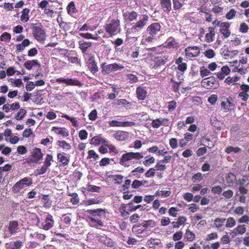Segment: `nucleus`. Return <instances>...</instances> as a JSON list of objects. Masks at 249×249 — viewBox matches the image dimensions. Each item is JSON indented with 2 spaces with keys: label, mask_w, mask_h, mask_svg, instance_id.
Returning a JSON list of instances; mask_svg holds the SVG:
<instances>
[{
  "label": "nucleus",
  "mask_w": 249,
  "mask_h": 249,
  "mask_svg": "<svg viewBox=\"0 0 249 249\" xmlns=\"http://www.w3.org/2000/svg\"><path fill=\"white\" fill-rule=\"evenodd\" d=\"M30 10L29 8H24L21 11V15L20 17V20L25 22L29 21L30 18Z\"/></svg>",
  "instance_id": "412c9836"
},
{
  "label": "nucleus",
  "mask_w": 249,
  "mask_h": 249,
  "mask_svg": "<svg viewBox=\"0 0 249 249\" xmlns=\"http://www.w3.org/2000/svg\"><path fill=\"white\" fill-rule=\"evenodd\" d=\"M209 33L206 34L205 41L207 42L210 43L214 40V36L215 35V28L213 27L208 28Z\"/></svg>",
  "instance_id": "6ab92c4d"
},
{
  "label": "nucleus",
  "mask_w": 249,
  "mask_h": 249,
  "mask_svg": "<svg viewBox=\"0 0 249 249\" xmlns=\"http://www.w3.org/2000/svg\"><path fill=\"white\" fill-rule=\"evenodd\" d=\"M244 213V209L241 206L237 207L234 210V213L238 215H241L243 214Z\"/></svg>",
  "instance_id": "603ef678"
},
{
  "label": "nucleus",
  "mask_w": 249,
  "mask_h": 249,
  "mask_svg": "<svg viewBox=\"0 0 249 249\" xmlns=\"http://www.w3.org/2000/svg\"><path fill=\"white\" fill-rule=\"evenodd\" d=\"M201 75L202 77L208 76L210 74V71L204 67H202L200 69Z\"/></svg>",
  "instance_id": "0e129e2a"
},
{
  "label": "nucleus",
  "mask_w": 249,
  "mask_h": 249,
  "mask_svg": "<svg viewBox=\"0 0 249 249\" xmlns=\"http://www.w3.org/2000/svg\"><path fill=\"white\" fill-rule=\"evenodd\" d=\"M161 26L160 22H154L147 26L146 32L149 35L145 36L142 40V44L149 43L152 42L156 39L157 36L161 30Z\"/></svg>",
  "instance_id": "f257e3e1"
},
{
  "label": "nucleus",
  "mask_w": 249,
  "mask_h": 249,
  "mask_svg": "<svg viewBox=\"0 0 249 249\" xmlns=\"http://www.w3.org/2000/svg\"><path fill=\"white\" fill-rule=\"evenodd\" d=\"M43 154L40 148H36L34 149L32 154V158L29 160L28 162L38 163L43 159Z\"/></svg>",
  "instance_id": "1a4fd4ad"
},
{
  "label": "nucleus",
  "mask_w": 249,
  "mask_h": 249,
  "mask_svg": "<svg viewBox=\"0 0 249 249\" xmlns=\"http://www.w3.org/2000/svg\"><path fill=\"white\" fill-rule=\"evenodd\" d=\"M88 218L89 224L91 227H97V226H103V223L100 220L98 219H96L91 216L88 217Z\"/></svg>",
  "instance_id": "b1692460"
},
{
  "label": "nucleus",
  "mask_w": 249,
  "mask_h": 249,
  "mask_svg": "<svg viewBox=\"0 0 249 249\" xmlns=\"http://www.w3.org/2000/svg\"><path fill=\"white\" fill-rule=\"evenodd\" d=\"M79 36H80L81 37H82L86 38V39H92L95 40H98L100 39V36H95L94 35H93L89 33H79Z\"/></svg>",
  "instance_id": "2f4dec72"
},
{
  "label": "nucleus",
  "mask_w": 249,
  "mask_h": 249,
  "mask_svg": "<svg viewBox=\"0 0 249 249\" xmlns=\"http://www.w3.org/2000/svg\"><path fill=\"white\" fill-rule=\"evenodd\" d=\"M23 30V27L20 25H18L15 27H14L13 29V32L15 34H20L22 32Z\"/></svg>",
  "instance_id": "338daca9"
},
{
  "label": "nucleus",
  "mask_w": 249,
  "mask_h": 249,
  "mask_svg": "<svg viewBox=\"0 0 249 249\" xmlns=\"http://www.w3.org/2000/svg\"><path fill=\"white\" fill-rule=\"evenodd\" d=\"M87 136L88 133L86 130H82L80 131L79 133V137H80L81 140H85L87 139Z\"/></svg>",
  "instance_id": "69168bd1"
},
{
  "label": "nucleus",
  "mask_w": 249,
  "mask_h": 249,
  "mask_svg": "<svg viewBox=\"0 0 249 249\" xmlns=\"http://www.w3.org/2000/svg\"><path fill=\"white\" fill-rule=\"evenodd\" d=\"M32 183V180L30 178H24L17 182L13 186L15 192H19L25 186H29Z\"/></svg>",
  "instance_id": "6e6552de"
},
{
  "label": "nucleus",
  "mask_w": 249,
  "mask_h": 249,
  "mask_svg": "<svg viewBox=\"0 0 249 249\" xmlns=\"http://www.w3.org/2000/svg\"><path fill=\"white\" fill-rule=\"evenodd\" d=\"M84 56L86 60L88 61V62H95L94 59V55L92 53H88L85 55Z\"/></svg>",
  "instance_id": "49530a36"
},
{
  "label": "nucleus",
  "mask_w": 249,
  "mask_h": 249,
  "mask_svg": "<svg viewBox=\"0 0 249 249\" xmlns=\"http://www.w3.org/2000/svg\"><path fill=\"white\" fill-rule=\"evenodd\" d=\"M54 224L53 216L48 214L45 219V221L41 223V228L45 230H49L52 228Z\"/></svg>",
  "instance_id": "f8f14e48"
},
{
  "label": "nucleus",
  "mask_w": 249,
  "mask_h": 249,
  "mask_svg": "<svg viewBox=\"0 0 249 249\" xmlns=\"http://www.w3.org/2000/svg\"><path fill=\"white\" fill-rule=\"evenodd\" d=\"M241 151V149L239 147H234L232 146H228L225 149V152L228 154L231 152L238 153Z\"/></svg>",
  "instance_id": "ea45409f"
},
{
  "label": "nucleus",
  "mask_w": 249,
  "mask_h": 249,
  "mask_svg": "<svg viewBox=\"0 0 249 249\" xmlns=\"http://www.w3.org/2000/svg\"><path fill=\"white\" fill-rule=\"evenodd\" d=\"M44 14L48 17L51 18H53L55 17L57 14V12L51 9L50 6L47 7L45 9H44Z\"/></svg>",
  "instance_id": "7c9ffc66"
},
{
  "label": "nucleus",
  "mask_w": 249,
  "mask_h": 249,
  "mask_svg": "<svg viewBox=\"0 0 249 249\" xmlns=\"http://www.w3.org/2000/svg\"><path fill=\"white\" fill-rule=\"evenodd\" d=\"M247 229L245 225H238L231 232L232 237H235L238 234H243L246 232Z\"/></svg>",
  "instance_id": "f3484780"
},
{
  "label": "nucleus",
  "mask_w": 249,
  "mask_h": 249,
  "mask_svg": "<svg viewBox=\"0 0 249 249\" xmlns=\"http://www.w3.org/2000/svg\"><path fill=\"white\" fill-rule=\"evenodd\" d=\"M222 188L220 186H215L212 188V191L213 193L220 194L222 192Z\"/></svg>",
  "instance_id": "052dcab7"
},
{
  "label": "nucleus",
  "mask_w": 249,
  "mask_h": 249,
  "mask_svg": "<svg viewBox=\"0 0 249 249\" xmlns=\"http://www.w3.org/2000/svg\"><path fill=\"white\" fill-rule=\"evenodd\" d=\"M186 57L191 59L198 56L200 53V49L196 46H188L185 49Z\"/></svg>",
  "instance_id": "423d86ee"
},
{
  "label": "nucleus",
  "mask_w": 249,
  "mask_h": 249,
  "mask_svg": "<svg viewBox=\"0 0 249 249\" xmlns=\"http://www.w3.org/2000/svg\"><path fill=\"white\" fill-rule=\"evenodd\" d=\"M225 227L227 228H233L236 224L235 220L233 217H230L226 219Z\"/></svg>",
  "instance_id": "473e14b6"
},
{
  "label": "nucleus",
  "mask_w": 249,
  "mask_h": 249,
  "mask_svg": "<svg viewBox=\"0 0 249 249\" xmlns=\"http://www.w3.org/2000/svg\"><path fill=\"white\" fill-rule=\"evenodd\" d=\"M19 229L18 223L17 221H10L9 224L4 227L3 237L6 238L11 236L17 233Z\"/></svg>",
  "instance_id": "39448f33"
},
{
  "label": "nucleus",
  "mask_w": 249,
  "mask_h": 249,
  "mask_svg": "<svg viewBox=\"0 0 249 249\" xmlns=\"http://www.w3.org/2000/svg\"><path fill=\"white\" fill-rule=\"evenodd\" d=\"M166 43V46L169 49L177 48L179 46L178 43L177 42L175 39L173 37H169Z\"/></svg>",
  "instance_id": "aec40b11"
},
{
  "label": "nucleus",
  "mask_w": 249,
  "mask_h": 249,
  "mask_svg": "<svg viewBox=\"0 0 249 249\" xmlns=\"http://www.w3.org/2000/svg\"><path fill=\"white\" fill-rule=\"evenodd\" d=\"M143 226L146 228L154 227L155 226V222L153 220H148L143 223Z\"/></svg>",
  "instance_id": "4d7b16f0"
},
{
  "label": "nucleus",
  "mask_w": 249,
  "mask_h": 249,
  "mask_svg": "<svg viewBox=\"0 0 249 249\" xmlns=\"http://www.w3.org/2000/svg\"><path fill=\"white\" fill-rule=\"evenodd\" d=\"M203 178L202 175L201 173H197L193 176L192 180L194 182L196 180L200 181Z\"/></svg>",
  "instance_id": "bf43d9fd"
},
{
  "label": "nucleus",
  "mask_w": 249,
  "mask_h": 249,
  "mask_svg": "<svg viewBox=\"0 0 249 249\" xmlns=\"http://www.w3.org/2000/svg\"><path fill=\"white\" fill-rule=\"evenodd\" d=\"M132 156L133 152H128L123 154L120 159V163L122 165H124V163L126 161L133 159Z\"/></svg>",
  "instance_id": "a878e982"
},
{
  "label": "nucleus",
  "mask_w": 249,
  "mask_h": 249,
  "mask_svg": "<svg viewBox=\"0 0 249 249\" xmlns=\"http://www.w3.org/2000/svg\"><path fill=\"white\" fill-rule=\"evenodd\" d=\"M248 178H249V175H244L241 179H239L237 182V184L240 186H242L244 184L249 180Z\"/></svg>",
  "instance_id": "6e6d98bb"
},
{
  "label": "nucleus",
  "mask_w": 249,
  "mask_h": 249,
  "mask_svg": "<svg viewBox=\"0 0 249 249\" xmlns=\"http://www.w3.org/2000/svg\"><path fill=\"white\" fill-rule=\"evenodd\" d=\"M33 133L32 130L30 128L25 129L23 132V136L25 138L29 137Z\"/></svg>",
  "instance_id": "774afa93"
},
{
  "label": "nucleus",
  "mask_w": 249,
  "mask_h": 249,
  "mask_svg": "<svg viewBox=\"0 0 249 249\" xmlns=\"http://www.w3.org/2000/svg\"><path fill=\"white\" fill-rule=\"evenodd\" d=\"M183 233L181 231H177L174 234L173 236V239L174 241H178L181 239L182 237Z\"/></svg>",
  "instance_id": "864d4df0"
},
{
  "label": "nucleus",
  "mask_w": 249,
  "mask_h": 249,
  "mask_svg": "<svg viewBox=\"0 0 249 249\" xmlns=\"http://www.w3.org/2000/svg\"><path fill=\"white\" fill-rule=\"evenodd\" d=\"M233 192L231 190H228L222 193V196L227 199H230L233 196Z\"/></svg>",
  "instance_id": "de8ad7c7"
},
{
  "label": "nucleus",
  "mask_w": 249,
  "mask_h": 249,
  "mask_svg": "<svg viewBox=\"0 0 249 249\" xmlns=\"http://www.w3.org/2000/svg\"><path fill=\"white\" fill-rule=\"evenodd\" d=\"M136 93L138 99L142 100L145 98L147 92L143 87H139L137 89Z\"/></svg>",
  "instance_id": "393cba45"
},
{
  "label": "nucleus",
  "mask_w": 249,
  "mask_h": 249,
  "mask_svg": "<svg viewBox=\"0 0 249 249\" xmlns=\"http://www.w3.org/2000/svg\"><path fill=\"white\" fill-rule=\"evenodd\" d=\"M152 126L155 128H158L161 125V120L160 119H157L155 120H153L152 124Z\"/></svg>",
  "instance_id": "09e8293b"
},
{
  "label": "nucleus",
  "mask_w": 249,
  "mask_h": 249,
  "mask_svg": "<svg viewBox=\"0 0 249 249\" xmlns=\"http://www.w3.org/2000/svg\"><path fill=\"white\" fill-rule=\"evenodd\" d=\"M226 220V219L225 218L217 217L213 220L214 226L219 229L223 226Z\"/></svg>",
  "instance_id": "c756f323"
},
{
  "label": "nucleus",
  "mask_w": 249,
  "mask_h": 249,
  "mask_svg": "<svg viewBox=\"0 0 249 249\" xmlns=\"http://www.w3.org/2000/svg\"><path fill=\"white\" fill-rule=\"evenodd\" d=\"M65 153H58L57 157L63 166L67 165L70 162V156H66Z\"/></svg>",
  "instance_id": "4be33fe9"
},
{
  "label": "nucleus",
  "mask_w": 249,
  "mask_h": 249,
  "mask_svg": "<svg viewBox=\"0 0 249 249\" xmlns=\"http://www.w3.org/2000/svg\"><path fill=\"white\" fill-rule=\"evenodd\" d=\"M58 145L60 147H62L63 148H64L65 149L69 150L71 147L70 144L67 143L65 141H58Z\"/></svg>",
  "instance_id": "79ce46f5"
},
{
  "label": "nucleus",
  "mask_w": 249,
  "mask_h": 249,
  "mask_svg": "<svg viewBox=\"0 0 249 249\" xmlns=\"http://www.w3.org/2000/svg\"><path fill=\"white\" fill-rule=\"evenodd\" d=\"M103 140L102 138L97 136L93 137L91 142V143L93 145H98L101 143H104L105 142H103Z\"/></svg>",
  "instance_id": "37998d69"
},
{
  "label": "nucleus",
  "mask_w": 249,
  "mask_h": 249,
  "mask_svg": "<svg viewBox=\"0 0 249 249\" xmlns=\"http://www.w3.org/2000/svg\"><path fill=\"white\" fill-rule=\"evenodd\" d=\"M236 180L235 175L232 173H229L227 177V182L229 183H233Z\"/></svg>",
  "instance_id": "a19ab883"
},
{
  "label": "nucleus",
  "mask_w": 249,
  "mask_h": 249,
  "mask_svg": "<svg viewBox=\"0 0 249 249\" xmlns=\"http://www.w3.org/2000/svg\"><path fill=\"white\" fill-rule=\"evenodd\" d=\"M169 143H170V145L171 146V147L172 148L175 149L177 147L178 142H177V140H176V139L171 138L170 140Z\"/></svg>",
  "instance_id": "e2e57ef3"
},
{
  "label": "nucleus",
  "mask_w": 249,
  "mask_h": 249,
  "mask_svg": "<svg viewBox=\"0 0 249 249\" xmlns=\"http://www.w3.org/2000/svg\"><path fill=\"white\" fill-rule=\"evenodd\" d=\"M11 36L10 34L4 32L1 35L0 39L1 41H9L11 39Z\"/></svg>",
  "instance_id": "a18cd8bd"
},
{
  "label": "nucleus",
  "mask_w": 249,
  "mask_h": 249,
  "mask_svg": "<svg viewBox=\"0 0 249 249\" xmlns=\"http://www.w3.org/2000/svg\"><path fill=\"white\" fill-rule=\"evenodd\" d=\"M79 48L82 51L83 55L89 53L91 48L92 43L90 41H86L84 40H81L78 41Z\"/></svg>",
  "instance_id": "9d476101"
},
{
  "label": "nucleus",
  "mask_w": 249,
  "mask_h": 249,
  "mask_svg": "<svg viewBox=\"0 0 249 249\" xmlns=\"http://www.w3.org/2000/svg\"><path fill=\"white\" fill-rule=\"evenodd\" d=\"M120 26V21L119 19H112L110 22L106 23L104 27L106 33L110 37L115 36L119 32L118 30Z\"/></svg>",
  "instance_id": "20e7f679"
},
{
  "label": "nucleus",
  "mask_w": 249,
  "mask_h": 249,
  "mask_svg": "<svg viewBox=\"0 0 249 249\" xmlns=\"http://www.w3.org/2000/svg\"><path fill=\"white\" fill-rule=\"evenodd\" d=\"M111 126L118 127H127L135 125V123L133 122H119L117 121H112L109 122Z\"/></svg>",
  "instance_id": "2eb2a0df"
},
{
  "label": "nucleus",
  "mask_w": 249,
  "mask_h": 249,
  "mask_svg": "<svg viewBox=\"0 0 249 249\" xmlns=\"http://www.w3.org/2000/svg\"><path fill=\"white\" fill-rule=\"evenodd\" d=\"M205 56L209 58H212L215 55L214 52L212 49H209L204 53Z\"/></svg>",
  "instance_id": "3c124183"
},
{
  "label": "nucleus",
  "mask_w": 249,
  "mask_h": 249,
  "mask_svg": "<svg viewBox=\"0 0 249 249\" xmlns=\"http://www.w3.org/2000/svg\"><path fill=\"white\" fill-rule=\"evenodd\" d=\"M249 28L248 25L245 22H242L239 26V32L245 34L248 32Z\"/></svg>",
  "instance_id": "f704fd0d"
},
{
  "label": "nucleus",
  "mask_w": 249,
  "mask_h": 249,
  "mask_svg": "<svg viewBox=\"0 0 249 249\" xmlns=\"http://www.w3.org/2000/svg\"><path fill=\"white\" fill-rule=\"evenodd\" d=\"M231 23L229 22H222L219 27V32L225 37H229L231 34L230 30Z\"/></svg>",
  "instance_id": "9b49d317"
},
{
  "label": "nucleus",
  "mask_w": 249,
  "mask_h": 249,
  "mask_svg": "<svg viewBox=\"0 0 249 249\" xmlns=\"http://www.w3.org/2000/svg\"><path fill=\"white\" fill-rule=\"evenodd\" d=\"M50 0H43L40 2H38L37 4L38 8L43 10L45 9L47 7Z\"/></svg>",
  "instance_id": "c03bdc74"
},
{
  "label": "nucleus",
  "mask_w": 249,
  "mask_h": 249,
  "mask_svg": "<svg viewBox=\"0 0 249 249\" xmlns=\"http://www.w3.org/2000/svg\"><path fill=\"white\" fill-rule=\"evenodd\" d=\"M27 111L24 109H20L17 115L16 116L17 120H21L22 119L24 115L26 114Z\"/></svg>",
  "instance_id": "8fccbe9b"
},
{
  "label": "nucleus",
  "mask_w": 249,
  "mask_h": 249,
  "mask_svg": "<svg viewBox=\"0 0 249 249\" xmlns=\"http://www.w3.org/2000/svg\"><path fill=\"white\" fill-rule=\"evenodd\" d=\"M185 237L188 241H192L195 238V234L191 231L187 229L185 232Z\"/></svg>",
  "instance_id": "c9c22d12"
},
{
  "label": "nucleus",
  "mask_w": 249,
  "mask_h": 249,
  "mask_svg": "<svg viewBox=\"0 0 249 249\" xmlns=\"http://www.w3.org/2000/svg\"><path fill=\"white\" fill-rule=\"evenodd\" d=\"M87 212L93 216L98 215L100 217L104 215L105 216L106 211L102 209H97L96 210H88Z\"/></svg>",
  "instance_id": "5701e85b"
},
{
  "label": "nucleus",
  "mask_w": 249,
  "mask_h": 249,
  "mask_svg": "<svg viewBox=\"0 0 249 249\" xmlns=\"http://www.w3.org/2000/svg\"><path fill=\"white\" fill-rule=\"evenodd\" d=\"M106 63H103L102 67L104 71L107 73H109L113 71L121 70L124 68L123 66L118 65L117 63H111L105 66Z\"/></svg>",
  "instance_id": "ddd939ff"
},
{
  "label": "nucleus",
  "mask_w": 249,
  "mask_h": 249,
  "mask_svg": "<svg viewBox=\"0 0 249 249\" xmlns=\"http://www.w3.org/2000/svg\"><path fill=\"white\" fill-rule=\"evenodd\" d=\"M31 29L34 37L39 42H43L46 38V33L40 23H33Z\"/></svg>",
  "instance_id": "f03ea898"
},
{
  "label": "nucleus",
  "mask_w": 249,
  "mask_h": 249,
  "mask_svg": "<svg viewBox=\"0 0 249 249\" xmlns=\"http://www.w3.org/2000/svg\"><path fill=\"white\" fill-rule=\"evenodd\" d=\"M67 10L69 15H72L77 13V10L74 1H71L67 6Z\"/></svg>",
  "instance_id": "cd10ccee"
},
{
  "label": "nucleus",
  "mask_w": 249,
  "mask_h": 249,
  "mask_svg": "<svg viewBox=\"0 0 249 249\" xmlns=\"http://www.w3.org/2000/svg\"><path fill=\"white\" fill-rule=\"evenodd\" d=\"M53 157L52 155L47 154L45 159L43 165L49 167L51 165V161L53 160Z\"/></svg>",
  "instance_id": "58836bf2"
},
{
  "label": "nucleus",
  "mask_w": 249,
  "mask_h": 249,
  "mask_svg": "<svg viewBox=\"0 0 249 249\" xmlns=\"http://www.w3.org/2000/svg\"><path fill=\"white\" fill-rule=\"evenodd\" d=\"M237 12L234 9H231L226 14L225 17L228 20L233 19L236 15Z\"/></svg>",
  "instance_id": "72a5a7b5"
},
{
  "label": "nucleus",
  "mask_w": 249,
  "mask_h": 249,
  "mask_svg": "<svg viewBox=\"0 0 249 249\" xmlns=\"http://www.w3.org/2000/svg\"><path fill=\"white\" fill-rule=\"evenodd\" d=\"M201 86L207 89H216L218 86V82L213 77H209L203 79L201 83Z\"/></svg>",
  "instance_id": "0eeeda50"
},
{
  "label": "nucleus",
  "mask_w": 249,
  "mask_h": 249,
  "mask_svg": "<svg viewBox=\"0 0 249 249\" xmlns=\"http://www.w3.org/2000/svg\"><path fill=\"white\" fill-rule=\"evenodd\" d=\"M149 16L147 14L142 16V18L137 21L131 26L129 29L130 34H139L147 24L149 19Z\"/></svg>",
  "instance_id": "7ed1b4c3"
},
{
  "label": "nucleus",
  "mask_w": 249,
  "mask_h": 249,
  "mask_svg": "<svg viewBox=\"0 0 249 249\" xmlns=\"http://www.w3.org/2000/svg\"><path fill=\"white\" fill-rule=\"evenodd\" d=\"M123 17L129 22L137 20L138 14L134 11L123 13Z\"/></svg>",
  "instance_id": "a211bd4d"
},
{
  "label": "nucleus",
  "mask_w": 249,
  "mask_h": 249,
  "mask_svg": "<svg viewBox=\"0 0 249 249\" xmlns=\"http://www.w3.org/2000/svg\"><path fill=\"white\" fill-rule=\"evenodd\" d=\"M22 242L19 241H16L11 244L9 246V249H20L22 246Z\"/></svg>",
  "instance_id": "4c0bfd02"
},
{
  "label": "nucleus",
  "mask_w": 249,
  "mask_h": 249,
  "mask_svg": "<svg viewBox=\"0 0 249 249\" xmlns=\"http://www.w3.org/2000/svg\"><path fill=\"white\" fill-rule=\"evenodd\" d=\"M124 42V40L122 38H117L115 40L112 41V43L114 45V47H116L121 45Z\"/></svg>",
  "instance_id": "680f3d73"
},
{
  "label": "nucleus",
  "mask_w": 249,
  "mask_h": 249,
  "mask_svg": "<svg viewBox=\"0 0 249 249\" xmlns=\"http://www.w3.org/2000/svg\"><path fill=\"white\" fill-rule=\"evenodd\" d=\"M238 222L239 223H248L249 222V216L247 215H244L238 219Z\"/></svg>",
  "instance_id": "5fc2aeb1"
},
{
  "label": "nucleus",
  "mask_w": 249,
  "mask_h": 249,
  "mask_svg": "<svg viewBox=\"0 0 249 249\" xmlns=\"http://www.w3.org/2000/svg\"><path fill=\"white\" fill-rule=\"evenodd\" d=\"M69 196H72V198L71 200V202L73 204H76L79 202V199L77 197V195L75 193L71 194Z\"/></svg>",
  "instance_id": "13d9d810"
},
{
  "label": "nucleus",
  "mask_w": 249,
  "mask_h": 249,
  "mask_svg": "<svg viewBox=\"0 0 249 249\" xmlns=\"http://www.w3.org/2000/svg\"><path fill=\"white\" fill-rule=\"evenodd\" d=\"M53 131L55 133L57 134H60L63 137H67L69 135V133L68 132L66 129L64 128H61L60 129L53 127Z\"/></svg>",
  "instance_id": "c85d7f7f"
},
{
  "label": "nucleus",
  "mask_w": 249,
  "mask_h": 249,
  "mask_svg": "<svg viewBox=\"0 0 249 249\" xmlns=\"http://www.w3.org/2000/svg\"><path fill=\"white\" fill-rule=\"evenodd\" d=\"M56 82L58 83H65L67 84L68 85L71 86H81L82 83L79 81L78 80L72 79H64L62 78H57L56 80Z\"/></svg>",
  "instance_id": "4468645a"
},
{
  "label": "nucleus",
  "mask_w": 249,
  "mask_h": 249,
  "mask_svg": "<svg viewBox=\"0 0 249 249\" xmlns=\"http://www.w3.org/2000/svg\"><path fill=\"white\" fill-rule=\"evenodd\" d=\"M173 4V8L175 10H178L180 9L183 5L181 0H172Z\"/></svg>",
  "instance_id": "e433bc0d"
},
{
  "label": "nucleus",
  "mask_w": 249,
  "mask_h": 249,
  "mask_svg": "<svg viewBox=\"0 0 249 249\" xmlns=\"http://www.w3.org/2000/svg\"><path fill=\"white\" fill-rule=\"evenodd\" d=\"M161 8L167 14L172 10L171 0H160Z\"/></svg>",
  "instance_id": "dca6fc26"
},
{
  "label": "nucleus",
  "mask_w": 249,
  "mask_h": 249,
  "mask_svg": "<svg viewBox=\"0 0 249 249\" xmlns=\"http://www.w3.org/2000/svg\"><path fill=\"white\" fill-rule=\"evenodd\" d=\"M99 240L101 242L104 243L105 245L108 247H111L114 245L113 241L111 239L108 238L106 236H100L99 237Z\"/></svg>",
  "instance_id": "bb28decb"
}]
</instances>
